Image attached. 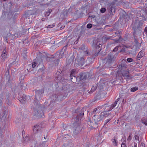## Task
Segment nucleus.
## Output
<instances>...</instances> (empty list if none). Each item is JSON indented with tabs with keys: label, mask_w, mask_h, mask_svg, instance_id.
<instances>
[{
	"label": "nucleus",
	"mask_w": 147,
	"mask_h": 147,
	"mask_svg": "<svg viewBox=\"0 0 147 147\" xmlns=\"http://www.w3.org/2000/svg\"><path fill=\"white\" fill-rule=\"evenodd\" d=\"M98 108H95L93 111L92 115H93L92 117L93 119L94 120L95 124H97L100 121H101L102 117H106L107 115V113L106 111L102 112L99 114V110Z\"/></svg>",
	"instance_id": "obj_1"
},
{
	"label": "nucleus",
	"mask_w": 147,
	"mask_h": 147,
	"mask_svg": "<svg viewBox=\"0 0 147 147\" xmlns=\"http://www.w3.org/2000/svg\"><path fill=\"white\" fill-rule=\"evenodd\" d=\"M85 111H86L85 108H83L80 110L77 109L76 110L75 115L76 117L72 119L73 122H80V120H81V119L83 118L84 115V112Z\"/></svg>",
	"instance_id": "obj_2"
},
{
	"label": "nucleus",
	"mask_w": 147,
	"mask_h": 147,
	"mask_svg": "<svg viewBox=\"0 0 147 147\" xmlns=\"http://www.w3.org/2000/svg\"><path fill=\"white\" fill-rule=\"evenodd\" d=\"M72 128L73 134L74 135H76L80 133L81 131L80 122L74 121Z\"/></svg>",
	"instance_id": "obj_3"
},
{
	"label": "nucleus",
	"mask_w": 147,
	"mask_h": 147,
	"mask_svg": "<svg viewBox=\"0 0 147 147\" xmlns=\"http://www.w3.org/2000/svg\"><path fill=\"white\" fill-rule=\"evenodd\" d=\"M143 22L141 20L138 21V19L135 20V22H132V26H133L132 28L135 32L136 28H141L143 26Z\"/></svg>",
	"instance_id": "obj_4"
},
{
	"label": "nucleus",
	"mask_w": 147,
	"mask_h": 147,
	"mask_svg": "<svg viewBox=\"0 0 147 147\" xmlns=\"http://www.w3.org/2000/svg\"><path fill=\"white\" fill-rule=\"evenodd\" d=\"M118 0H114L113 1L109 3L107 7L108 10L112 14L115 13V4Z\"/></svg>",
	"instance_id": "obj_5"
},
{
	"label": "nucleus",
	"mask_w": 147,
	"mask_h": 147,
	"mask_svg": "<svg viewBox=\"0 0 147 147\" xmlns=\"http://www.w3.org/2000/svg\"><path fill=\"white\" fill-rule=\"evenodd\" d=\"M42 128L41 125L40 124H38L34 126L33 129L34 133L35 134V136L36 137L39 136V138L41 136V133H38V132L40 131Z\"/></svg>",
	"instance_id": "obj_6"
},
{
	"label": "nucleus",
	"mask_w": 147,
	"mask_h": 147,
	"mask_svg": "<svg viewBox=\"0 0 147 147\" xmlns=\"http://www.w3.org/2000/svg\"><path fill=\"white\" fill-rule=\"evenodd\" d=\"M126 65L124 64H121L119 66V70L121 71L122 76L124 77L129 74V71L126 69Z\"/></svg>",
	"instance_id": "obj_7"
},
{
	"label": "nucleus",
	"mask_w": 147,
	"mask_h": 147,
	"mask_svg": "<svg viewBox=\"0 0 147 147\" xmlns=\"http://www.w3.org/2000/svg\"><path fill=\"white\" fill-rule=\"evenodd\" d=\"M7 112L6 111H3L1 116H0V122H1V120H3L4 121H6L7 119ZM3 135V129L1 126L0 125V136L1 137H2V136Z\"/></svg>",
	"instance_id": "obj_8"
},
{
	"label": "nucleus",
	"mask_w": 147,
	"mask_h": 147,
	"mask_svg": "<svg viewBox=\"0 0 147 147\" xmlns=\"http://www.w3.org/2000/svg\"><path fill=\"white\" fill-rule=\"evenodd\" d=\"M115 58L112 53H109L106 58L107 61L106 64L110 65L111 63L114 61Z\"/></svg>",
	"instance_id": "obj_9"
},
{
	"label": "nucleus",
	"mask_w": 147,
	"mask_h": 147,
	"mask_svg": "<svg viewBox=\"0 0 147 147\" xmlns=\"http://www.w3.org/2000/svg\"><path fill=\"white\" fill-rule=\"evenodd\" d=\"M63 96L60 93H58L57 94L53 95L51 98L53 99L52 102H55L57 101H60L63 98Z\"/></svg>",
	"instance_id": "obj_10"
},
{
	"label": "nucleus",
	"mask_w": 147,
	"mask_h": 147,
	"mask_svg": "<svg viewBox=\"0 0 147 147\" xmlns=\"http://www.w3.org/2000/svg\"><path fill=\"white\" fill-rule=\"evenodd\" d=\"M79 51L85 56L88 55V52L87 47H85L84 45H82L79 48Z\"/></svg>",
	"instance_id": "obj_11"
},
{
	"label": "nucleus",
	"mask_w": 147,
	"mask_h": 147,
	"mask_svg": "<svg viewBox=\"0 0 147 147\" xmlns=\"http://www.w3.org/2000/svg\"><path fill=\"white\" fill-rule=\"evenodd\" d=\"M8 53L6 50L5 49L3 51L1 55V59L3 61H4L8 58Z\"/></svg>",
	"instance_id": "obj_12"
},
{
	"label": "nucleus",
	"mask_w": 147,
	"mask_h": 147,
	"mask_svg": "<svg viewBox=\"0 0 147 147\" xmlns=\"http://www.w3.org/2000/svg\"><path fill=\"white\" fill-rule=\"evenodd\" d=\"M93 42L92 46L95 47L96 49L99 50V48L102 46V45L100 43V42H98L96 40H94ZM101 49H100V50Z\"/></svg>",
	"instance_id": "obj_13"
},
{
	"label": "nucleus",
	"mask_w": 147,
	"mask_h": 147,
	"mask_svg": "<svg viewBox=\"0 0 147 147\" xmlns=\"http://www.w3.org/2000/svg\"><path fill=\"white\" fill-rule=\"evenodd\" d=\"M119 98H118L117 99H116V100L114 102V103L112 104V105H111L109 107L108 109L106 111V112L109 111H110L112 109H113L116 106L117 103L118 101L119 100Z\"/></svg>",
	"instance_id": "obj_14"
},
{
	"label": "nucleus",
	"mask_w": 147,
	"mask_h": 147,
	"mask_svg": "<svg viewBox=\"0 0 147 147\" xmlns=\"http://www.w3.org/2000/svg\"><path fill=\"white\" fill-rule=\"evenodd\" d=\"M135 32H133V34L134 36V42L135 43V45L136 46L138 47H139L141 46V44L138 42V40L137 38V37L135 35Z\"/></svg>",
	"instance_id": "obj_15"
},
{
	"label": "nucleus",
	"mask_w": 147,
	"mask_h": 147,
	"mask_svg": "<svg viewBox=\"0 0 147 147\" xmlns=\"http://www.w3.org/2000/svg\"><path fill=\"white\" fill-rule=\"evenodd\" d=\"M76 74V70L75 69H73L71 70L70 74V77L72 81L73 82H74V81L72 80L73 79H74L75 80L77 79L76 77L75 76Z\"/></svg>",
	"instance_id": "obj_16"
},
{
	"label": "nucleus",
	"mask_w": 147,
	"mask_h": 147,
	"mask_svg": "<svg viewBox=\"0 0 147 147\" xmlns=\"http://www.w3.org/2000/svg\"><path fill=\"white\" fill-rule=\"evenodd\" d=\"M62 71L61 70L57 71L55 75V77L57 80L60 81L61 78V74Z\"/></svg>",
	"instance_id": "obj_17"
},
{
	"label": "nucleus",
	"mask_w": 147,
	"mask_h": 147,
	"mask_svg": "<svg viewBox=\"0 0 147 147\" xmlns=\"http://www.w3.org/2000/svg\"><path fill=\"white\" fill-rule=\"evenodd\" d=\"M42 92L40 90H37L36 92V94L35 95V98L36 100L40 99L41 96V94Z\"/></svg>",
	"instance_id": "obj_18"
},
{
	"label": "nucleus",
	"mask_w": 147,
	"mask_h": 147,
	"mask_svg": "<svg viewBox=\"0 0 147 147\" xmlns=\"http://www.w3.org/2000/svg\"><path fill=\"white\" fill-rule=\"evenodd\" d=\"M79 77L80 80H84L86 78L87 76L85 73L81 72L79 74Z\"/></svg>",
	"instance_id": "obj_19"
},
{
	"label": "nucleus",
	"mask_w": 147,
	"mask_h": 147,
	"mask_svg": "<svg viewBox=\"0 0 147 147\" xmlns=\"http://www.w3.org/2000/svg\"><path fill=\"white\" fill-rule=\"evenodd\" d=\"M85 62V59L84 57H82L79 59L78 64L79 65H83Z\"/></svg>",
	"instance_id": "obj_20"
},
{
	"label": "nucleus",
	"mask_w": 147,
	"mask_h": 147,
	"mask_svg": "<svg viewBox=\"0 0 147 147\" xmlns=\"http://www.w3.org/2000/svg\"><path fill=\"white\" fill-rule=\"evenodd\" d=\"M143 13H145V12L144 10H141V11H138L136 15V17H137V18H138L140 17L144 16Z\"/></svg>",
	"instance_id": "obj_21"
},
{
	"label": "nucleus",
	"mask_w": 147,
	"mask_h": 147,
	"mask_svg": "<svg viewBox=\"0 0 147 147\" xmlns=\"http://www.w3.org/2000/svg\"><path fill=\"white\" fill-rule=\"evenodd\" d=\"M144 55L143 52L141 51L139 52L137 56L136 59L137 60H139Z\"/></svg>",
	"instance_id": "obj_22"
},
{
	"label": "nucleus",
	"mask_w": 147,
	"mask_h": 147,
	"mask_svg": "<svg viewBox=\"0 0 147 147\" xmlns=\"http://www.w3.org/2000/svg\"><path fill=\"white\" fill-rule=\"evenodd\" d=\"M59 53V56L58 57L59 59L62 58L65 55H66L65 54V53L63 52V50L59 51L57 53Z\"/></svg>",
	"instance_id": "obj_23"
},
{
	"label": "nucleus",
	"mask_w": 147,
	"mask_h": 147,
	"mask_svg": "<svg viewBox=\"0 0 147 147\" xmlns=\"http://www.w3.org/2000/svg\"><path fill=\"white\" fill-rule=\"evenodd\" d=\"M26 95H23L21 98H20V99L19 100L21 103H23L25 102L26 100Z\"/></svg>",
	"instance_id": "obj_24"
},
{
	"label": "nucleus",
	"mask_w": 147,
	"mask_h": 147,
	"mask_svg": "<svg viewBox=\"0 0 147 147\" xmlns=\"http://www.w3.org/2000/svg\"><path fill=\"white\" fill-rule=\"evenodd\" d=\"M112 116L109 119H108L105 120V124L104 125V126H105V125L113 118V116H114V115H113V114H111L109 115H107V116Z\"/></svg>",
	"instance_id": "obj_25"
},
{
	"label": "nucleus",
	"mask_w": 147,
	"mask_h": 147,
	"mask_svg": "<svg viewBox=\"0 0 147 147\" xmlns=\"http://www.w3.org/2000/svg\"><path fill=\"white\" fill-rule=\"evenodd\" d=\"M115 40V42L117 43H119L121 44H123L124 41V40H123V39L121 37L119 38V39Z\"/></svg>",
	"instance_id": "obj_26"
},
{
	"label": "nucleus",
	"mask_w": 147,
	"mask_h": 147,
	"mask_svg": "<svg viewBox=\"0 0 147 147\" xmlns=\"http://www.w3.org/2000/svg\"><path fill=\"white\" fill-rule=\"evenodd\" d=\"M22 136H23V138H24V139H23L24 140L25 142H28L29 139V138L28 137V136H27V135H26V136H25V135H24L23 131H22Z\"/></svg>",
	"instance_id": "obj_27"
},
{
	"label": "nucleus",
	"mask_w": 147,
	"mask_h": 147,
	"mask_svg": "<svg viewBox=\"0 0 147 147\" xmlns=\"http://www.w3.org/2000/svg\"><path fill=\"white\" fill-rule=\"evenodd\" d=\"M68 46V44L66 45L65 46H64V47L61 50H63V52L65 53V54H67V47Z\"/></svg>",
	"instance_id": "obj_28"
},
{
	"label": "nucleus",
	"mask_w": 147,
	"mask_h": 147,
	"mask_svg": "<svg viewBox=\"0 0 147 147\" xmlns=\"http://www.w3.org/2000/svg\"><path fill=\"white\" fill-rule=\"evenodd\" d=\"M111 141L113 142V143L114 145L117 146V140L116 139L115 137H114L111 140Z\"/></svg>",
	"instance_id": "obj_29"
},
{
	"label": "nucleus",
	"mask_w": 147,
	"mask_h": 147,
	"mask_svg": "<svg viewBox=\"0 0 147 147\" xmlns=\"http://www.w3.org/2000/svg\"><path fill=\"white\" fill-rule=\"evenodd\" d=\"M96 88L97 87L96 86H93L91 90L89 92H88V93L89 94H91L96 90Z\"/></svg>",
	"instance_id": "obj_30"
},
{
	"label": "nucleus",
	"mask_w": 147,
	"mask_h": 147,
	"mask_svg": "<svg viewBox=\"0 0 147 147\" xmlns=\"http://www.w3.org/2000/svg\"><path fill=\"white\" fill-rule=\"evenodd\" d=\"M51 11L52 10L51 9H48L46 13L45 14V16L47 17L49 16L51 13Z\"/></svg>",
	"instance_id": "obj_31"
},
{
	"label": "nucleus",
	"mask_w": 147,
	"mask_h": 147,
	"mask_svg": "<svg viewBox=\"0 0 147 147\" xmlns=\"http://www.w3.org/2000/svg\"><path fill=\"white\" fill-rule=\"evenodd\" d=\"M141 121L145 125H147V119L146 118H143L142 119Z\"/></svg>",
	"instance_id": "obj_32"
},
{
	"label": "nucleus",
	"mask_w": 147,
	"mask_h": 147,
	"mask_svg": "<svg viewBox=\"0 0 147 147\" xmlns=\"http://www.w3.org/2000/svg\"><path fill=\"white\" fill-rule=\"evenodd\" d=\"M125 78V79H126L127 80H129L131 79L132 78V77L130 75L128 74L127 75H126V76H125V77H124Z\"/></svg>",
	"instance_id": "obj_33"
},
{
	"label": "nucleus",
	"mask_w": 147,
	"mask_h": 147,
	"mask_svg": "<svg viewBox=\"0 0 147 147\" xmlns=\"http://www.w3.org/2000/svg\"><path fill=\"white\" fill-rule=\"evenodd\" d=\"M138 89V88L137 87H135L131 88L130 89V91L131 92H134L135 91L137 90Z\"/></svg>",
	"instance_id": "obj_34"
},
{
	"label": "nucleus",
	"mask_w": 147,
	"mask_h": 147,
	"mask_svg": "<svg viewBox=\"0 0 147 147\" xmlns=\"http://www.w3.org/2000/svg\"><path fill=\"white\" fill-rule=\"evenodd\" d=\"M37 62L36 61L32 63V66L33 68H34L36 65L37 64Z\"/></svg>",
	"instance_id": "obj_35"
},
{
	"label": "nucleus",
	"mask_w": 147,
	"mask_h": 147,
	"mask_svg": "<svg viewBox=\"0 0 147 147\" xmlns=\"http://www.w3.org/2000/svg\"><path fill=\"white\" fill-rule=\"evenodd\" d=\"M33 103L35 105V107H36L37 106H38L40 104L38 102L35 101L33 102Z\"/></svg>",
	"instance_id": "obj_36"
},
{
	"label": "nucleus",
	"mask_w": 147,
	"mask_h": 147,
	"mask_svg": "<svg viewBox=\"0 0 147 147\" xmlns=\"http://www.w3.org/2000/svg\"><path fill=\"white\" fill-rule=\"evenodd\" d=\"M109 39V38L107 36H104L102 37V40L105 41H106Z\"/></svg>",
	"instance_id": "obj_37"
},
{
	"label": "nucleus",
	"mask_w": 147,
	"mask_h": 147,
	"mask_svg": "<svg viewBox=\"0 0 147 147\" xmlns=\"http://www.w3.org/2000/svg\"><path fill=\"white\" fill-rule=\"evenodd\" d=\"M24 76L23 74H21L20 76L19 77V79L21 80H23L24 79Z\"/></svg>",
	"instance_id": "obj_38"
},
{
	"label": "nucleus",
	"mask_w": 147,
	"mask_h": 147,
	"mask_svg": "<svg viewBox=\"0 0 147 147\" xmlns=\"http://www.w3.org/2000/svg\"><path fill=\"white\" fill-rule=\"evenodd\" d=\"M106 9L104 7L100 9V12L101 13H104L106 11Z\"/></svg>",
	"instance_id": "obj_39"
},
{
	"label": "nucleus",
	"mask_w": 147,
	"mask_h": 147,
	"mask_svg": "<svg viewBox=\"0 0 147 147\" xmlns=\"http://www.w3.org/2000/svg\"><path fill=\"white\" fill-rule=\"evenodd\" d=\"M131 139V134L128 136L127 140L129 142Z\"/></svg>",
	"instance_id": "obj_40"
},
{
	"label": "nucleus",
	"mask_w": 147,
	"mask_h": 147,
	"mask_svg": "<svg viewBox=\"0 0 147 147\" xmlns=\"http://www.w3.org/2000/svg\"><path fill=\"white\" fill-rule=\"evenodd\" d=\"M120 47V46H118L116 47L113 50V51H116L118 50V48Z\"/></svg>",
	"instance_id": "obj_41"
},
{
	"label": "nucleus",
	"mask_w": 147,
	"mask_h": 147,
	"mask_svg": "<svg viewBox=\"0 0 147 147\" xmlns=\"http://www.w3.org/2000/svg\"><path fill=\"white\" fill-rule=\"evenodd\" d=\"M92 25L91 24H88L87 25V28H92Z\"/></svg>",
	"instance_id": "obj_42"
},
{
	"label": "nucleus",
	"mask_w": 147,
	"mask_h": 147,
	"mask_svg": "<svg viewBox=\"0 0 147 147\" xmlns=\"http://www.w3.org/2000/svg\"><path fill=\"white\" fill-rule=\"evenodd\" d=\"M127 61L128 62H130L133 61V59L131 58H128L127 59Z\"/></svg>",
	"instance_id": "obj_43"
},
{
	"label": "nucleus",
	"mask_w": 147,
	"mask_h": 147,
	"mask_svg": "<svg viewBox=\"0 0 147 147\" xmlns=\"http://www.w3.org/2000/svg\"><path fill=\"white\" fill-rule=\"evenodd\" d=\"M92 59L90 58H88V59L86 61V63H88V64H90L91 63H89L88 62L90 60H92Z\"/></svg>",
	"instance_id": "obj_44"
},
{
	"label": "nucleus",
	"mask_w": 147,
	"mask_h": 147,
	"mask_svg": "<svg viewBox=\"0 0 147 147\" xmlns=\"http://www.w3.org/2000/svg\"><path fill=\"white\" fill-rule=\"evenodd\" d=\"M55 25L53 24L52 25H49L47 26V28H51L53 27Z\"/></svg>",
	"instance_id": "obj_45"
},
{
	"label": "nucleus",
	"mask_w": 147,
	"mask_h": 147,
	"mask_svg": "<svg viewBox=\"0 0 147 147\" xmlns=\"http://www.w3.org/2000/svg\"><path fill=\"white\" fill-rule=\"evenodd\" d=\"M134 137H135V139L136 140H138V141H139V136L137 135H135L134 136Z\"/></svg>",
	"instance_id": "obj_46"
},
{
	"label": "nucleus",
	"mask_w": 147,
	"mask_h": 147,
	"mask_svg": "<svg viewBox=\"0 0 147 147\" xmlns=\"http://www.w3.org/2000/svg\"><path fill=\"white\" fill-rule=\"evenodd\" d=\"M100 51V50H98V52L95 53V54L94 55L95 56H96L98 55V54L99 53Z\"/></svg>",
	"instance_id": "obj_47"
},
{
	"label": "nucleus",
	"mask_w": 147,
	"mask_h": 147,
	"mask_svg": "<svg viewBox=\"0 0 147 147\" xmlns=\"http://www.w3.org/2000/svg\"><path fill=\"white\" fill-rule=\"evenodd\" d=\"M47 20V18L46 17L45 18H42V21H45V20Z\"/></svg>",
	"instance_id": "obj_48"
},
{
	"label": "nucleus",
	"mask_w": 147,
	"mask_h": 147,
	"mask_svg": "<svg viewBox=\"0 0 147 147\" xmlns=\"http://www.w3.org/2000/svg\"><path fill=\"white\" fill-rule=\"evenodd\" d=\"M145 144L142 143L140 145V147H145Z\"/></svg>",
	"instance_id": "obj_49"
},
{
	"label": "nucleus",
	"mask_w": 147,
	"mask_h": 147,
	"mask_svg": "<svg viewBox=\"0 0 147 147\" xmlns=\"http://www.w3.org/2000/svg\"><path fill=\"white\" fill-rule=\"evenodd\" d=\"M124 46L123 47V48H122L121 49V51H120V52H125V47H124Z\"/></svg>",
	"instance_id": "obj_50"
},
{
	"label": "nucleus",
	"mask_w": 147,
	"mask_h": 147,
	"mask_svg": "<svg viewBox=\"0 0 147 147\" xmlns=\"http://www.w3.org/2000/svg\"><path fill=\"white\" fill-rule=\"evenodd\" d=\"M126 140V138L125 136H124L122 138L121 140L125 141Z\"/></svg>",
	"instance_id": "obj_51"
},
{
	"label": "nucleus",
	"mask_w": 147,
	"mask_h": 147,
	"mask_svg": "<svg viewBox=\"0 0 147 147\" xmlns=\"http://www.w3.org/2000/svg\"><path fill=\"white\" fill-rule=\"evenodd\" d=\"M121 147H127L125 144L123 143H122L121 145Z\"/></svg>",
	"instance_id": "obj_52"
},
{
	"label": "nucleus",
	"mask_w": 147,
	"mask_h": 147,
	"mask_svg": "<svg viewBox=\"0 0 147 147\" xmlns=\"http://www.w3.org/2000/svg\"><path fill=\"white\" fill-rule=\"evenodd\" d=\"M88 122V123H89V124H90V125L91 126H92V125L91 121V120H90H90H89V122Z\"/></svg>",
	"instance_id": "obj_53"
},
{
	"label": "nucleus",
	"mask_w": 147,
	"mask_h": 147,
	"mask_svg": "<svg viewBox=\"0 0 147 147\" xmlns=\"http://www.w3.org/2000/svg\"><path fill=\"white\" fill-rule=\"evenodd\" d=\"M134 147H137V144L135 143H134Z\"/></svg>",
	"instance_id": "obj_54"
},
{
	"label": "nucleus",
	"mask_w": 147,
	"mask_h": 147,
	"mask_svg": "<svg viewBox=\"0 0 147 147\" xmlns=\"http://www.w3.org/2000/svg\"><path fill=\"white\" fill-rule=\"evenodd\" d=\"M115 34H116V35H118V34H119V31H117V32H115Z\"/></svg>",
	"instance_id": "obj_55"
},
{
	"label": "nucleus",
	"mask_w": 147,
	"mask_h": 147,
	"mask_svg": "<svg viewBox=\"0 0 147 147\" xmlns=\"http://www.w3.org/2000/svg\"><path fill=\"white\" fill-rule=\"evenodd\" d=\"M147 26L145 28V29H144V31L146 33L147 32Z\"/></svg>",
	"instance_id": "obj_56"
},
{
	"label": "nucleus",
	"mask_w": 147,
	"mask_h": 147,
	"mask_svg": "<svg viewBox=\"0 0 147 147\" xmlns=\"http://www.w3.org/2000/svg\"><path fill=\"white\" fill-rule=\"evenodd\" d=\"M78 42V41L77 40H76V41H75L74 42V44H76Z\"/></svg>",
	"instance_id": "obj_57"
},
{
	"label": "nucleus",
	"mask_w": 147,
	"mask_h": 147,
	"mask_svg": "<svg viewBox=\"0 0 147 147\" xmlns=\"http://www.w3.org/2000/svg\"><path fill=\"white\" fill-rule=\"evenodd\" d=\"M65 26H61L60 28V29L61 30L63 29L64 28Z\"/></svg>",
	"instance_id": "obj_58"
},
{
	"label": "nucleus",
	"mask_w": 147,
	"mask_h": 147,
	"mask_svg": "<svg viewBox=\"0 0 147 147\" xmlns=\"http://www.w3.org/2000/svg\"><path fill=\"white\" fill-rule=\"evenodd\" d=\"M46 143V142H44L42 143V145H43L44 144H45Z\"/></svg>",
	"instance_id": "obj_59"
},
{
	"label": "nucleus",
	"mask_w": 147,
	"mask_h": 147,
	"mask_svg": "<svg viewBox=\"0 0 147 147\" xmlns=\"http://www.w3.org/2000/svg\"><path fill=\"white\" fill-rule=\"evenodd\" d=\"M124 47H125L126 48H129L130 47H128V46H125Z\"/></svg>",
	"instance_id": "obj_60"
},
{
	"label": "nucleus",
	"mask_w": 147,
	"mask_h": 147,
	"mask_svg": "<svg viewBox=\"0 0 147 147\" xmlns=\"http://www.w3.org/2000/svg\"><path fill=\"white\" fill-rule=\"evenodd\" d=\"M2 98H0V101L1 102H2Z\"/></svg>",
	"instance_id": "obj_61"
},
{
	"label": "nucleus",
	"mask_w": 147,
	"mask_h": 147,
	"mask_svg": "<svg viewBox=\"0 0 147 147\" xmlns=\"http://www.w3.org/2000/svg\"><path fill=\"white\" fill-rule=\"evenodd\" d=\"M47 145L46 144V146H45V147H47Z\"/></svg>",
	"instance_id": "obj_62"
},
{
	"label": "nucleus",
	"mask_w": 147,
	"mask_h": 147,
	"mask_svg": "<svg viewBox=\"0 0 147 147\" xmlns=\"http://www.w3.org/2000/svg\"><path fill=\"white\" fill-rule=\"evenodd\" d=\"M44 138L45 139V138H46L45 137H44Z\"/></svg>",
	"instance_id": "obj_63"
},
{
	"label": "nucleus",
	"mask_w": 147,
	"mask_h": 147,
	"mask_svg": "<svg viewBox=\"0 0 147 147\" xmlns=\"http://www.w3.org/2000/svg\"><path fill=\"white\" fill-rule=\"evenodd\" d=\"M5 39H6V40H7V39L6 38H5Z\"/></svg>",
	"instance_id": "obj_64"
}]
</instances>
